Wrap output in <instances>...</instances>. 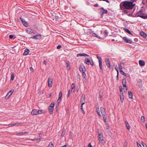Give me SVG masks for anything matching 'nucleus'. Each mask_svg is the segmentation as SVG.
<instances>
[{
  "label": "nucleus",
  "mask_w": 147,
  "mask_h": 147,
  "mask_svg": "<svg viewBox=\"0 0 147 147\" xmlns=\"http://www.w3.org/2000/svg\"><path fill=\"white\" fill-rule=\"evenodd\" d=\"M123 63H121L120 64H119V71H122V65H123Z\"/></svg>",
  "instance_id": "a211bd4d"
},
{
  "label": "nucleus",
  "mask_w": 147,
  "mask_h": 147,
  "mask_svg": "<svg viewBox=\"0 0 147 147\" xmlns=\"http://www.w3.org/2000/svg\"><path fill=\"white\" fill-rule=\"evenodd\" d=\"M88 147H92V145H91L90 143L88 145Z\"/></svg>",
  "instance_id": "bf43d9fd"
},
{
  "label": "nucleus",
  "mask_w": 147,
  "mask_h": 147,
  "mask_svg": "<svg viewBox=\"0 0 147 147\" xmlns=\"http://www.w3.org/2000/svg\"><path fill=\"white\" fill-rule=\"evenodd\" d=\"M43 63L46 65V62L45 61H43Z\"/></svg>",
  "instance_id": "e2e57ef3"
},
{
  "label": "nucleus",
  "mask_w": 147,
  "mask_h": 147,
  "mask_svg": "<svg viewBox=\"0 0 147 147\" xmlns=\"http://www.w3.org/2000/svg\"><path fill=\"white\" fill-rule=\"evenodd\" d=\"M125 76H126L127 77H130V75L129 74H125L124 75Z\"/></svg>",
  "instance_id": "49530a36"
},
{
  "label": "nucleus",
  "mask_w": 147,
  "mask_h": 147,
  "mask_svg": "<svg viewBox=\"0 0 147 147\" xmlns=\"http://www.w3.org/2000/svg\"><path fill=\"white\" fill-rule=\"evenodd\" d=\"M98 140L102 144H105V141L103 139V135L101 134H99L98 136Z\"/></svg>",
  "instance_id": "39448f33"
},
{
  "label": "nucleus",
  "mask_w": 147,
  "mask_h": 147,
  "mask_svg": "<svg viewBox=\"0 0 147 147\" xmlns=\"http://www.w3.org/2000/svg\"><path fill=\"white\" fill-rule=\"evenodd\" d=\"M48 85L49 87H51L52 86V81L53 80L52 79L50 78L49 77L48 79Z\"/></svg>",
  "instance_id": "6e6552de"
},
{
  "label": "nucleus",
  "mask_w": 147,
  "mask_h": 147,
  "mask_svg": "<svg viewBox=\"0 0 147 147\" xmlns=\"http://www.w3.org/2000/svg\"><path fill=\"white\" fill-rule=\"evenodd\" d=\"M135 5L133 4V2L125 1L121 2L120 5V6L121 9H132L134 6Z\"/></svg>",
  "instance_id": "f257e3e1"
},
{
  "label": "nucleus",
  "mask_w": 147,
  "mask_h": 147,
  "mask_svg": "<svg viewBox=\"0 0 147 147\" xmlns=\"http://www.w3.org/2000/svg\"><path fill=\"white\" fill-rule=\"evenodd\" d=\"M99 65L100 69L101 70L102 72L103 71V68H102V62H99Z\"/></svg>",
  "instance_id": "b1692460"
},
{
  "label": "nucleus",
  "mask_w": 147,
  "mask_h": 147,
  "mask_svg": "<svg viewBox=\"0 0 147 147\" xmlns=\"http://www.w3.org/2000/svg\"><path fill=\"white\" fill-rule=\"evenodd\" d=\"M20 20H21V21H22V23H23V22H24V21H25L24 19L22 18L21 17L20 18Z\"/></svg>",
  "instance_id": "37998d69"
},
{
  "label": "nucleus",
  "mask_w": 147,
  "mask_h": 147,
  "mask_svg": "<svg viewBox=\"0 0 147 147\" xmlns=\"http://www.w3.org/2000/svg\"><path fill=\"white\" fill-rule=\"evenodd\" d=\"M100 111L101 113L103 116L104 120H105L107 119V117L105 109L103 107H101L100 108Z\"/></svg>",
  "instance_id": "20e7f679"
},
{
  "label": "nucleus",
  "mask_w": 147,
  "mask_h": 147,
  "mask_svg": "<svg viewBox=\"0 0 147 147\" xmlns=\"http://www.w3.org/2000/svg\"><path fill=\"white\" fill-rule=\"evenodd\" d=\"M82 76L83 78H85L86 77V75L85 72L82 73Z\"/></svg>",
  "instance_id": "c03bdc74"
},
{
  "label": "nucleus",
  "mask_w": 147,
  "mask_h": 147,
  "mask_svg": "<svg viewBox=\"0 0 147 147\" xmlns=\"http://www.w3.org/2000/svg\"><path fill=\"white\" fill-rule=\"evenodd\" d=\"M142 144L144 147H146V146H147L146 145L145 143H144V142L142 143Z\"/></svg>",
  "instance_id": "4d7b16f0"
},
{
  "label": "nucleus",
  "mask_w": 147,
  "mask_h": 147,
  "mask_svg": "<svg viewBox=\"0 0 147 147\" xmlns=\"http://www.w3.org/2000/svg\"><path fill=\"white\" fill-rule=\"evenodd\" d=\"M137 144L138 147H142L141 145L139 144L138 142H137Z\"/></svg>",
  "instance_id": "13d9d810"
},
{
  "label": "nucleus",
  "mask_w": 147,
  "mask_h": 147,
  "mask_svg": "<svg viewBox=\"0 0 147 147\" xmlns=\"http://www.w3.org/2000/svg\"><path fill=\"white\" fill-rule=\"evenodd\" d=\"M26 32L28 34H30L32 33H36V31L34 30H32L30 28H28L26 29Z\"/></svg>",
  "instance_id": "423d86ee"
},
{
  "label": "nucleus",
  "mask_w": 147,
  "mask_h": 147,
  "mask_svg": "<svg viewBox=\"0 0 147 147\" xmlns=\"http://www.w3.org/2000/svg\"><path fill=\"white\" fill-rule=\"evenodd\" d=\"M38 36H41V34H38V35L37 34L36 35H34L32 37H37Z\"/></svg>",
  "instance_id": "864d4df0"
},
{
  "label": "nucleus",
  "mask_w": 147,
  "mask_h": 147,
  "mask_svg": "<svg viewBox=\"0 0 147 147\" xmlns=\"http://www.w3.org/2000/svg\"><path fill=\"white\" fill-rule=\"evenodd\" d=\"M138 16L141 17L143 19L147 18V14H144V11L143 9H141L137 13Z\"/></svg>",
  "instance_id": "f03ea898"
},
{
  "label": "nucleus",
  "mask_w": 147,
  "mask_h": 147,
  "mask_svg": "<svg viewBox=\"0 0 147 147\" xmlns=\"http://www.w3.org/2000/svg\"><path fill=\"white\" fill-rule=\"evenodd\" d=\"M120 101H121V102H122L123 101V98H122L121 96V95H120Z\"/></svg>",
  "instance_id": "79ce46f5"
},
{
  "label": "nucleus",
  "mask_w": 147,
  "mask_h": 147,
  "mask_svg": "<svg viewBox=\"0 0 147 147\" xmlns=\"http://www.w3.org/2000/svg\"><path fill=\"white\" fill-rule=\"evenodd\" d=\"M80 109H81V110H83V106L82 105H81V107H80Z\"/></svg>",
  "instance_id": "774afa93"
},
{
  "label": "nucleus",
  "mask_w": 147,
  "mask_h": 147,
  "mask_svg": "<svg viewBox=\"0 0 147 147\" xmlns=\"http://www.w3.org/2000/svg\"><path fill=\"white\" fill-rule=\"evenodd\" d=\"M122 84L123 86V87L127 86L126 85V80L125 79H123L122 81Z\"/></svg>",
  "instance_id": "4468645a"
},
{
  "label": "nucleus",
  "mask_w": 147,
  "mask_h": 147,
  "mask_svg": "<svg viewBox=\"0 0 147 147\" xmlns=\"http://www.w3.org/2000/svg\"><path fill=\"white\" fill-rule=\"evenodd\" d=\"M97 58L99 60V62H102V58H101V57L97 55Z\"/></svg>",
  "instance_id": "2f4dec72"
},
{
  "label": "nucleus",
  "mask_w": 147,
  "mask_h": 147,
  "mask_svg": "<svg viewBox=\"0 0 147 147\" xmlns=\"http://www.w3.org/2000/svg\"><path fill=\"white\" fill-rule=\"evenodd\" d=\"M89 55L85 53H82V54H78L77 55V57H85V56H88Z\"/></svg>",
  "instance_id": "f8f14e48"
},
{
  "label": "nucleus",
  "mask_w": 147,
  "mask_h": 147,
  "mask_svg": "<svg viewBox=\"0 0 147 147\" xmlns=\"http://www.w3.org/2000/svg\"><path fill=\"white\" fill-rule=\"evenodd\" d=\"M70 93V90H69L68 91V94L67 95V96L68 97L69 96Z\"/></svg>",
  "instance_id": "603ef678"
},
{
  "label": "nucleus",
  "mask_w": 147,
  "mask_h": 147,
  "mask_svg": "<svg viewBox=\"0 0 147 147\" xmlns=\"http://www.w3.org/2000/svg\"><path fill=\"white\" fill-rule=\"evenodd\" d=\"M22 123H14L15 125L17 126H20L22 125Z\"/></svg>",
  "instance_id": "473e14b6"
},
{
  "label": "nucleus",
  "mask_w": 147,
  "mask_h": 147,
  "mask_svg": "<svg viewBox=\"0 0 147 147\" xmlns=\"http://www.w3.org/2000/svg\"><path fill=\"white\" fill-rule=\"evenodd\" d=\"M125 31L128 33L129 34H131V33L130 32V31L127 28L125 29Z\"/></svg>",
  "instance_id": "72a5a7b5"
},
{
  "label": "nucleus",
  "mask_w": 147,
  "mask_h": 147,
  "mask_svg": "<svg viewBox=\"0 0 147 147\" xmlns=\"http://www.w3.org/2000/svg\"><path fill=\"white\" fill-rule=\"evenodd\" d=\"M27 133V132H20L17 133V135L18 136H22V135L26 134Z\"/></svg>",
  "instance_id": "5701e85b"
},
{
  "label": "nucleus",
  "mask_w": 147,
  "mask_h": 147,
  "mask_svg": "<svg viewBox=\"0 0 147 147\" xmlns=\"http://www.w3.org/2000/svg\"><path fill=\"white\" fill-rule=\"evenodd\" d=\"M103 1H105L108 3H109V2L108 0H103Z\"/></svg>",
  "instance_id": "69168bd1"
},
{
  "label": "nucleus",
  "mask_w": 147,
  "mask_h": 147,
  "mask_svg": "<svg viewBox=\"0 0 147 147\" xmlns=\"http://www.w3.org/2000/svg\"><path fill=\"white\" fill-rule=\"evenodd\" d=\"M105 36H108V32H107V30H105Z\"/></svg>",
  "instance_id": "a19ab883"
},
{
  "label": "nucleus",
  "mask_w": 147,
  "mask_h": 147,
  "mask_svg": "<svg viewBox=\"0 0 147 147\" xmlns=\"http://www.w3.org/2000/svg\"><path fill=\"white\" fill-rule=\"evenodd\" d=\"M88 32H90V34H92V35L93 37H99L95 33H91L92 30L90 29H88L87 30V33H88Z\"/></svg>",
  "instance_id": "9d476101"
},
{
  "label": "nucleus",
  "mask_w": 147,
  "mask_h": 147,
  "mask_svg": "<svg viewBox=\"0 0 147 147\" xmlns=\"http://www.w3.org/2000/svg\"><path fill=\"white\" fill-rule=\"evenodd\" d=\"M96 112L98 113V115L100 116L101 117V115H100V111H99V109L98 108L96 107Z\"/></svg>",
  "instance_id": "bb28decb"
},
{
  "label": "nucleus",
  "mask_w": 147,
  "mask_h": 147,
  "mask_svg": "<svg viewBox=\"0 0 147 147\" xmlns=\"http://www.w3.org/2000/svg\"><path fill=\"white\" fill-rule=\"evenodd\" d=\"M105 62L109 68L111 67V63L110 60L109 58L105 59Z\"/></svg>",
  "instance_id": "0eeeda50"
},
{
  "label": "nucleus",
  "mask_w": 147,
  "mask_h": 147,
  "mask_svg": "<svg viewBox=\"0 0 147 147\" xmlns=\"http://www.w3.org/2000/svg\"><path fill=\"white\" fill-rule=\"evenodd\" d=\"M14 125H15L14 123H11L9 125V127L12 126Z\"/></svg>",
  "instance_id": "3c124183"
},
{
  "label": "nucleus",
  "mask_w": 147,
  "mask_h": 147,
  "mask_svg": "<svg viewBox=\"0 0 147 147\" xmlns=\"http://www.w3.org/2000/svg\"><path fill=\"white\" fill-rule=\"evenodd\" d=\"M120 71V72H121V74H122L123 75L125 74V73L122 70V71Z\"/></svg>",
  "instance_id": "5fc2aeb1"
},
{
  "label": "nucleus",
  "mask_w": 147,
  "mask_h": 147,
  "mask_svg": "<svg viewBox=\"0 0 147 147\" xmlns=\"http://www.w3.org/2000/svg\"><path fill=\"white\" fill-rule=\"evenodd\" d=\"M49 109L50 113L51 114H52L53 110V107H49Z\"/></svg>",
  "instance_id": "dca6fc26"
},
{
  "label": "nucleus",
  "mask_w": 147,
  "mask_h": 147,
  "mask_svg": "<svg viewBox=\"0 0 147 147\" xmlns=\"http://www.w3.org/2000/svg\"><path fill=\"white\" fill-rule=\"evenodd\" d=\"M109 127L108 126H106V127H105V130L106 131H109Z\"/></svg>",
  "instance_id": "de8ad7c7"
},
{
  "label": "nucleus",
  "mask_w": 147,
  "mask_h": 147,
  "mask_svg": "<svg viewBox=\"0 0 147 147\" xmlns=\"http://www.w3.org/2000/svg\"><path fill=\"white\" fill-rule=\"evenodd\" d=\"M81 102H85V95L84 94H83L81 98Z\"/></svg>",
  "instance_id": "4be33fe9"
},
{
  "label": "nucleus",
  "mask_w": 147,
  "mask_h": 147,
  "mask_svg": "<svg viewBox=\"0 0 147 147\" xmlns=\"http://www.w3.org/2000/svg\"><path fill=\"white\" fill-rule=\"evenodd\" d=\"M125 126H126L127 129L128 130H129L130 129V127L128 122L126 121H125Z\"/></svg>",
  "instance_id": "f3484780"
},
{
  "label": "nucleus",
  "mask_w": 147,
  "mask_h": 147,
  "mask_svg": "<svg viewBox=\"0 0 147 147\" xmlns=\"http://www.w3.org/2000/svg\"><path fill=\"white\" fill-rule=\"evenodd\" d=\"M119 88H120V91L121 92L120 93L121 94H123V92L122 91V90H123L122 88V87L121 88L120 86V87Z\"/></svg>",
  "instance_id": "ea45409f"
},
{
  "label": "nucleus",
  "mask_w": 147,
  "mask_h": 147,
  "mask_svg": "<svg viewBox=\"0 0 147 147\" xmlns=\"http://www.w3.org/2000/svg\"><path fill=\"white\" fill-rule=\"evenodd\" d=\"M14 78V74L12 73L11 75V80H13Z\"/></svg>",
  "instance_id": "4c0bfd02"
},
{
  "label": "nucleus",
  "mask_w": 147,
  "mask_h": 147,
  "mask_svg": "<svg viewBox=\"0 0 147 147\" xmlns=\"http://www.w3.org/2000/svg\"><path fill=\"white\" fill-rule=\"evenodd\" d=\"M13 90H11L10 91H9L7 94V95L8 96H9L12 94L13 93Z\"/></svg>",
  "instance_id": "393cba45"
},
{
  "label": "nucleus",
  "mask_w": 147,
  "mask_h": 147,
  "mask_svg": "<svg viewBox=\"0 0 147 147\" xmlns=\"http://www.w3.org/2000/svg\"><path fill=\"white\" fill-rule=\"evenodd\" d=\"M31 38H33V39H38V38H37V37H31Z\"/></svg>",
  "instance_id": "0e129e2a"
},
{
  "label": "nucleus",
  "mask_w": 147,
  "mask_h": 147,
  "mask_svg": "<svg viewBox=\"0 0 147 147\" xmlns=\"http://www.w3.org/2000/svg\"><path fill=\"white\" fill-rule=\"evenodd\" d=\"M55 104L54 102H52L51 105L49 107H53V108L54 107V106Z\"/></svg>",
  "instance_id": "a18cd8bd"
},
{
  "label": "nucleus",
  "mask_w": 147,
  "mask_h": 147,
  "mask_svg": "<svg viewBox=\"0 0 147 147\" xmlns=\"http://www.w3.org/2000/svg\"><path fill=\"white\" fill-rule=\"evenodd\" d=\"M82 112L84 114H85V112L84 111L83 109L82 110Z\"/></svg>",
  "instance_id": "052dcab7"
},
{
  "label": "nucleus",
  "mask_w": 147,
  "mask_h": 147,
  "mask_svg": "<svg viewBox=\"0 0 147 147\" xmlns=\"http://www.w3.org/2000/svg\"><path fill=\"white\" fill-rule=\"evenodd\" d=\"M45 111L44 110H38L33 109L31 112V114L32 115H35L38 114H41L45 113Z\"/></svg>",
  "instance_id": "7ed1b4c3"
},
{
  "label": "nucleus",
  "mask_w": 147,
  "mask_h": 147,
  "mask_svg": "<svg viewBox=\"0 0 147 147\" xmlns=\"http://www.w3.org/2000/svg\"><path fill=\"white\" fill-rule=\"evenodd\" d=\"M29 50L28 49H26L25 51L23 54L24 55H28V53Z\"/></svg>",
  "instance_id": "6ab92c4d"
},
{
  "label": "nucleus",
  "mask_w": 147,
  "mask_h": 147,
  "mask_svg": "<svg viewBox=\"0 0 147 147\" xmlns=\"http://www.w3.org/2000/svg\"><path fill=\"white\" fill-rule=\"evenodd\" d=\"M71 91H72V90L74 89L75 88V84H72L71 85Z\"/></svg>",
  "instance_id": "cd10ccee"
},
{
  "label": "nucleus",
  "mask_w": 147,
  "mask_h": 147,
  "mask_svg": "<svg viewBox=\"0 0 147 147\" xmlns=\"http://www.w3.org/2000/svg\"><path fill=\"white\" fill-rule=\"evenodd\" d=\"M23 24L24 26H25V27H27L28 26V24L27 22L26 21H24V22H23L22 23Z\"/></svg>",
  "instance_id": "c756f323"
},
{
  "label": "nucleus",
  "mask_w": 147,
  "mask_h": 147,
  "mask_svg": "<svg viewBox=\"0 0 147 147\" xmlns=\"http://www.w3.org/2000/svg\"><path fill=\"white\" fill-rule=\"evenodd\" d=\"M140 34L142 37H146V34L143 32H140Z\"/></svg>",
  "instance_id": "aec40b11"
},
{
  "label": "nucleus",
  "mask_w": 147,
  "mask_h": 147,
  "mask_svg": "<svg viewBox=\"0 0 147 147\" xmlns=\"http://www.w3.org/2000/svg\"><path fill=\"white\" fill-rule=\"evenodd\" d=\"M115 69L116 70L117 72V76H118V74H119V71H118V69H117V67H115Z\"/></svg>",
  "instance_id": "8fccbe9b"
},
{
  "label": "nucleus",
  "mask_w": 147,
  "mask_h": 147,
  "mask_svg": "<svg viewBox=\"0 0 147 147\" xmlns=\"http://www.w3.org/2000/svg\"><path fill=\"white\" fill-rule=\"evenodd\" d=\"M107 11L106 10L103 9L102 11V14H104L107 13Z\"/></svg>",
  "instance_id": "e433bc0d"
},
{
  "label": "nucleus",
  "mask_w": 147,
  "mask_h": 147,
  "mask_svg": "<svg viewBox=\"0 0 147 147\" xmlns=\"http://www.w3.org/2000/svg\"><path fill=\"white\" fill-rule=\"evenodd\" d=\"M61 45H58L57 46V49H59L60 48H61Z\"/></svg>",
  "instance_id": "09e8293b"
},
{
  "label": "nucleus",
  "mask_w": 147,
  "mask_h": 147,
  "mask_svg": "<svg viewBox=\"0 0 147 147\" xmlns=\"http://www.w3.org/2000/svg\"><path fill=\"white\" fill-rule=\"evenodd\" d=\"M49 147H54V145L51 142H50L49 145Z\"/></svg>",
  "instance_id": "f704fd0d"
},
{
  "label": "nucleus",
  "mask_w": 147,
  "mask_h": 147,
  "mask_svg": "<svg viewBox=\"0 0 147 147\" xmlns=\"http://www.w3.org/2000/svg\"><path fill=\"white\" fill-rule=\"evenodd\" d=\"M9 96H8V95H7V94L6 96L5 97V99H8L9 98Z\"/></svg>",
  "instance_id": "6e6d98bb"
},
{
  "label": "nucleus",
  "mask_w": 147,
  "mask_h": 147,
  "mask_svg": "<svg viewBox=\"0 0 147 147\" xmlns=\"http://www.w3.org/2000/svg\"><path fill=\"white\" fill-rule=\"evenodd\" d=\"M61 99L58 98L56 104L57 106L59 105V103L61 102Z\"/></svg>",
  "instance_id": "c85d7f7f"
},
{
  "label": "nucleus",
  "mask_w": 147,
  "mask_h": 147,
  "mask_svg": "<svg viewBox=\"0 0 147 147\" xmlns=\"http://www.w3.org/2000/svg\"><path fill=\"white\" fill-rule=\"evenodd\" d=\"M128 93L129 94V98H133V94L131 91H128Z\"/></svg>",
  "instance_id": "412c9836"
},
{
  "label": "nucleus",
  "mask_w": 147,
  "mask_h": 147,
  "mask_svg": "<svg viewBox=\"0 0 147 147\" xmlns=\"http://www.w3.org/2000/svg\"><path fill=\"white\" fill-rule=\"evenodd\" d=\"M85 62L87 65H89L91 64L90 61L88 59L86 58L85 60Z\"/></svg>",
  "instance_id": "2eb2a0df"
},
{
  "label": "nucleus",
  "mask_w": 147,
  "mask_h": 147,
  "mask_svg": "<svg viewBox=\"0 0 147 147\" xmlns=\"http://www.w3.org/2000/svg\"><path fill=\"white\" fill-rule=\"evenodd\" d=\"M80 70L82 73L85 72L86 71V69L84 66H80L79 67Z\"/></svg>",
  "instance_id": "9b49d317"
},
{
  "label": "nucleus",
  "mask_w": 147,
  "mask_h": 147,
  "mask_svg": "<svg viewBox=\"0 0 147 147\" xmlns=\"http://www.w3.org/2000/svg\"><path fill=\"white\" fill-rule=\"evenodd\" d=\"M123 90L124 92L126 93L127 92V86L123 87Z\"/></svg>",
  "instance_id": "c9c22d12"
},
{
  "label": "nucleus",
  "mask_w": 147,
  "mask_h": 147,
  "mask_svg": "<svg viewBox=\"0 0 147 147\" xmlns=\"http://www.w3.org/2000/svg\"><path fill=\"white\" fill-rule=\"evenodd\" d=\"M30 70L31 71H32L33 70V68L32 67H30Z\"/></svg>",
  "instance_id": "338daca9"
},
{
  "label": "nucleus",
  "mask_w": 147,
  "mask_h": 147,
  "mask_svg": "<svg viewBox=\"0 0 147 147\" xmlns=\"http://www.w3.org/2000/svg\"><path fill=\"white\" fill-rule=\"evenodd\" d=\"M141 119L142 121L143 122H144L145 121V117L144 116H142L141 117Z\"/></svg>",
  "instance_id": "58836bf2"
},
{
  "label": "nucleus",
  "mask_w": 147,
  "mask_h": 147,
  "mask_svg": "<svg viewBox=\"0 0 147 147\" xmlns=\"http://www.w3.org/2000/svg\"><path fill=\"white\" fill-rule=\"evenodd\" d=\"M62 92L60 91L59 92V98L61 99V97H62Z\"/></svg>",
  "instance_id": "7c9ffc66"
},
{
  "label": "nucleus",
  "mask_w": 147,
  "mask_h": 147,
  "mask_svg": "<svg viewBox=\"0 0 147 147\" xmlns=\"http://www.w3.org/2000/svg\"><path fill=\"white\" fill-rule=\"evenodd\" d=\"M139 65L141 66H144L145 64V62L143 60H139Z\"/></svg>",
  "instance_id": "ddd939ff"
},
{
  "label": "nucleus",
  "mask_w": 147,
  "mask_h": 147,
  "mask_svg": "<svg viewBox=\"0 0 147 147\" xmlns=\"http://www.w3.org/2000/svg\"><path fill=\"white\" fill-rule=\"evenodd\" d=\"M123 40L127 43H131L132 40L131 39H128L127 37H123Z\"/></svg>",
  "instance_id": "1a4fd4ad"
},
{
  "label": "nucleus",
  "mask_w": 147,
  "mask_h": 147,
  "mask_svg": "<svg viewBox=\"0 0 147 147\" xmlns=\"http://www.w3.org/2000/svg\"><path fill=\"white\" fill-rule=\"evenodd\" d=\"M67 68L68 70H69L70 69V65L69 62L67 61L66 62Z\"/></svg>",
  "instance_id": "a878e982"
},
{
  "label": "nucleus",
  "mask_w": 147,
  "mask_h": 147,
  "mask_svg": "<svg viewBox=\"0 0 147 147\" xmlns=\"http://www.w3.org/2000/svg\"><path fill=\"white\" fill-rule=\"evenodd\" d=\"M82 102L81 105H83L85 103V102Z\"/></svg>",
  "instance_id": "680f3d73"
}]
</instances>
